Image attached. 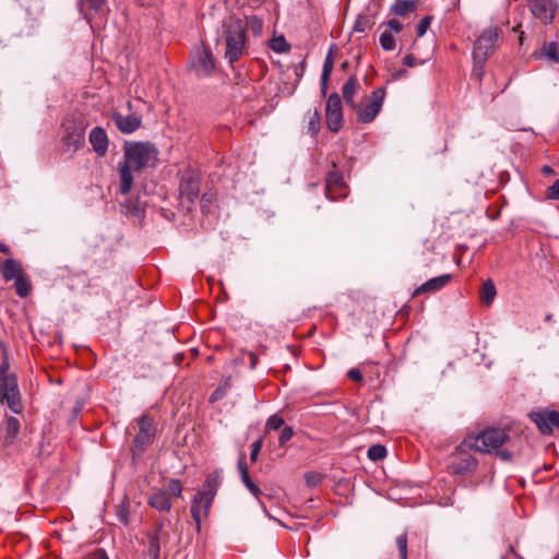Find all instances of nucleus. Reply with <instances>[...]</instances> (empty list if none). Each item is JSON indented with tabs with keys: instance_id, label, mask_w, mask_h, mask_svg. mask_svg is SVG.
<instances>
[{
	"instance_id": "nucleus-19",
	"label": "nucleus",
	"mask_w": 559,
	"mask_h": 559,
	"mask_svg": "<svg viewBox=\"0 0 559 559\" xmlns=\"http://www.w3.org/2000/svg\"><path fill=\"white\" fill-rule=\"evenodd\" d=\"M214 499L197 493L190 509L191 515L200 530L201 522L206 519Z\"/></svg>"
},
{
	"instance_id": "nucleus-4",
	"label": "nucleus",
	"mask_w": 559,
	"mask_h": 559,
	"mask_svg": "<svg viewBox=\"0 0 559 559\" xmlns=\"http://www.w3.org/2000/svg\"><path fill=\"white\" fill-rule=\"evenodd\" d=\"M139 431L133 439L131 447V454L133 462L140 460L148 445L154 442L155 439V426L154 419L144 414L138 419Z\"/></svg>"
},
{
	"instance_id": "nucleus-25",
	"label": "nucleus",
	"mask_w": 559,
	"mask_h": 559,
	"mask_svg": "<svg viewBox=\"0 0 559 559\" xmlns=\"http://www.w3.org/2000/svg\"><path fill=\"white\" fill-rule=\"evenodd\" d=\"M359 82L355 76H350L342 87L343 98L347 106L352 108H356V103L354 100V96L359 88Z\"/></svg>"
},
{
	"instance_id": "nucleus-53",
	"label": "nucleus",
	"mask_w": 559,
	"mask_h": 559,
	"mask_svg": "<svg viewBox=\"0 0 559 559\" xmlns=\"http://www.w3.org/2000/svg\"><path fill=\"white\" fill-rule=\"evenodd\" d=\"M91 559H109L103 549H97L93 552Z\"/></svg>"
},
{
	"instance_id": "nucleus-42",
	"label": "nucleus",
	"mask_w": 559,
	"mask_h": 559,
	"mask_svg": "<svg viewBox=\"0 0 559 559\" xmlns=\"http://www.w3.org/2000/svg\"><path fill=\"white\" fill-rule=\"evenodd\" d=\"M284 426V418L278 414L272 415L266 421V429L278 430Z\"/></svg>"
},
{
	"instance_id": "nucleus-22",
	"label": "nucleus",
	"mask_w": 559,
	"mask_h": 559,
	"mask_svg": "<svg viewBox=\"0 0 559 559\" xmlns=\"http://www.w3.org/2000/svg\"><path fill=\"white\" fill-rule=\"evenodd\" d=\"M147 503L148 506H151L152 508L159 512H168L171 509V501L169 499V496L164 490L154 491L150 496Z\"/></svg>"
},
{
	"instance_id": "nucleus-58",
	"label": "nucleus",
	"mask_w": 559,
	"mask_h": 559,
	"mask_svg": "<svg viewBox=\"0 0 559 559\" xmlns=\"http://www.w3.org/2000/svg\"><path fill=\"white\" fill-rule=\"evenodd\" d=\"M249 356H250V367L254 368L258 364V357L253 353H249Z\"/></svg>"
},
{
	"instance_id": "nucleus-26",
	"label": "nucleus",
	"mask_w": 559,
	"mask_h": 559,
	"mask_svg": "<svg viewBox=\"0 0 559 559\" xmlns=\"http://www.w3.org/2000/svg\"><path fill=\"white\" fill-rule=\"evenodd\" d=\"M1 274L4 281L9 282L21 277L24 272L14 259H8L1 267Z\"/></svg>"
},
{
	"instance_id": "nucleus-27",
	"label": "nucleus",
	"mask_w": 559,
	"mask_h": 559,
	"mask_svg": "<svg viewBox=\"0 0 559 559\" xmlns=\"http://www.w3.org/2000/svg\"><path fill=\"white\" fill-rule=\"evenodd\" d=\"M160 533L162 527H157L152 534L147 536L148 538V547H147V554L151 559H158L159 552H160Z\"/></svg>"
},
{
	"instance_id": "nucleus-46",
	"label": "nucleus",
	"mask_w": 559,
	"mask_h": 559,
	"mask_svg": "<svg viewBox=\"0 0 559 559\" xmlns=\"http://www.w3.org/2000/svg\"><path fill=\"white\" fill-rule=\"evenodd\" d=\"M333 66H334L333 58H332L331 53H329L324 60L323 69H322V74H324L325 80H330V76H331V73L333 70Z\"/></svg>"
},
{
	"instance_id": "nucleus-41",
	"label": "nucleus",
	"mask_w": 559,
	"mask_h": 559,
	"mask_svg": "<svg viewBox=\"0 0 559 559\" xmlns=\"http://www.w3.org/2000/svg\"><path fill=\"white\" fill-rule=\"evenodd\" d=\"M545 198L551 201H559V179L546 189Z\"/></svg>"
},
{
	"instance_id": "nucleus-60",
	"label": "nucleus",
	"mask_w": 559,
	"mask_h": 559,
	"mask_svg": "<svg viewBox=\"0 0 559 559\" xmlns=\"http://www.w3.org/2000/svg\"><path fill=\"white\" fill-rule=\"evenodd\" d=\"M477 73L478 79H481V72H477L476 69L474 70Z\"/></svg>"
},
{
	"instance_id": "nucleus-5",
	"label": "nucleus",
	"mask_w": 559,
	"mask_h": 559,
	"mask_svg": "<svg viewBox=\"0 0 559 559\" xmlns=\"http://www.w3.org/2000/svg\"><path fill=\"white\" fill-rule=\"evenodd\" d=\"M201 176L199 170L187 168L182 170L179 182V197L181 202H188V209L199 199Z\"/></svg>"
},
{
	"instance_id": "nucleus-55",
	"label": "nucleus",
	"mask_w": 559,
	"mask_h": 559,
	"mask_svg": "<svg viewBox=\"0 0 559 559\" xmlns=\"http://www.w3.org/2000/svg\"><path fill=\"white\" fill-rule=\"evenodd\" d=\"M251 64H252V66H253V64H257V66L261 69V74H262V75H264V74H265V72L267 71V67L265 66V63H264V62H262V61H260V60H254V61H252V63H251Z\"/></svg>"
},
{
	"instance_id": "nucleus-18",
	"label": "nucleus",
	"mask_w": 559,
	"mask_h": 559,
	"mask_svg": "<svg viewBox=\"0 0 559 559\" xmlns=\"http://www.w3.org/2000/svg\"><path fill=\"white\" fill-rule=\"evenodd\" d=\"M116 128L123 134H130L140 129L142 119L135 114L122 115L121 112L115 111L111 115Z\"/></svg>"
},
{
	"instance_id": "nucleus-10",
	"label": "nucleus",
	"mask_w": 559,
	"mask_h": 559,
	"mask_svg": "<svg viewBox=\"0 0 559 559\" xmlns=\"http://www.w3.org/2000/svg\"><path fill=\"white\" fill-rule=\"evenodd\" d=\"M0 401L5 402L13 413L19 414L22 412L16 376L0 378Z\"/></svg>"
},
{
	"instance_id": "nucleus-48",
	"label": "nucleus",
	"mask_w": 559,
	"mask_h": 559,
	"mask_svg": "<svg viewBox=\"0 0 559 559\" xmlns=\"http://www.w3.org/2000/svg\"><path fill=\"white\" fill-rule=\"evenodd\" d=\"M423 60H418L414 55L408 53L403 58V64L409 68L423 64Z\"/></svg>"
},
{
	"instance_id": "nucleus-50",
	"label": "nucleus",
	"mask_w": 559,
	"mask_h": 559,
	"mask_svg": "<svg viewBox=\"0 0 559 559\" xmlns=\"http://www.w3.org/2000/svg\"><path fill=\"white\" fill-rule=\"evenodd\" d=\"M385 25L394 33H400L403 29V24L396 19L389 20Z\"/></svg>"
},
{
	"instance_id": "nucleus-38",
	"label": "nucleus",
	"mask_w": 559,
	"mask_h": 559,
	"mask_svg": "<svg viewBox=\"0 0 559 559\" xmlns=\"http://www.w3.org/2000/svg\"><path fill=\"white\" fill-rule=\"evenodd\" d=\"M543 53L550 60L555 62H559L558 56V44L556 41H550L546 44L543 48Z\"/></svg>"
},
{
	"instance_id": "nucleus-40",
	"label": "nucleus",
	"mask_w": 559,
	"mask_h": 559,
	"mask_svg": "<svg viewBox=\"0 0 559 559\" xmlns=\"http://www.w3.org/2000/svg\"><path fill=\"white\" fill-rule=\"evenodd\" d=\"M396 546L400 552V559H407V534L404 533L396 538Z\"/></svg>"
},
{
	"instance_id": "nucleus-3",
	"label": "nucleus",
	"mask_w": 559,
	"mask_h": 559,
	"mask_svg": "<svg viewBox=\"0 0 559 559\" xmlns=\"http://www.w3.org/2000/svg\"><path fill=\"white\" fill-rule=\"evenodd\" d=\"M508 432L507 428L489 427L478 432L476 437L465 440L464 444L480 453H491L497 450L496 455L500 460L509 462L512 460V453L508 450H500L501 445L509 440Z\"/></svg>"
},
{
	"instance_id": "nucleus-12",
	"label": "nucleus",
	"mask_w": 559,
	"mask_h": 559,
	"mask_svg": "<svg viewBox=\"0 0 559 559\" xmlns=\"http://www.w3.org/2000/svg\"><path fill=\"white\" fill-rule=\"evenodd\" d=\"M478 465V461L467 451L457 448L451 455L449 469L452 474L464 475L474 472Z\"/></svg>"
},
{
	"instance_id": "nucleus-52",
	"label": "nucleus",
	"mask_w": 559,
	"mask_h": 559,
	"mask_svg": "<svg viewBox=\"0 0 559 559\" xmlns=\"http://www.w3.org/2000/svg\"><path fill=\"white\" fill-rule=\"evenodd\" d=\"M15 376L14 373H9V362L4 359L0 365V378Z\"/></svg>"
},
{
	"instance_id": "nucleus-21",
	"label": "nucleus",
	"mask_w": 559,
	"mask_h": 559,
	"mask_svg": "<svg viewBox=\"0 0 559 559\" xmlns=\"http://www.w3.org/2000/svg\"><path fill=\"white\" fill-rule=\"evenodd\" d=\"M450 274H443L428 280L424 284H421L419 287H417L413 294V296H417L420 294H428V293H435L443 287H445L450 281H451Z\"/></svg>"
},
{
	"instance_id": "nucleus-51",
	"label": "nucleus",
	"mask_w": 559,
	"mask_h": 559,
	"mask_svg": "<svg viewBox=\"0 0 559 559\" xmlns=\"http://www.w3.org/2000/svg\"><path fill=\"white\" fill-rule=\"evenodd\" d=\"M347 376L350 380L355 381V382H361L364 377H362V373L360 372L359 369L357 368H352L348 372H347Z\"/></svg>"
},
{
	"instance_id": "nucleus-7",
	"label": "nucleus",
	"mask_w": 559,
	"mask_h": 559,
	"mask_svg": "<svg viewBox=\"0 0 559 559\" xmlns=\"http://www.w3.org/2000/svg\"><path fill=\"white\" fill-rule=\"evenodd\" d=\"M385 95V87H378L371 92L369 99L365 104H356V108L353 109L357 112L358 121L361 123L373 121L382 108Z\"/></svg>"
},
{
	"instance_id": "nucleus-11",
	"label": "nucleus",
	"mask_w": 559,
	"mask_h": 559,
	"mask_svg": "<svg viewBox=\"0 0 559 559\" xmlns=\"http://www.w3.org/2000/svg\"><path fill=\"white\" fill-rule=\"evenodd\" d=\"M530 419L537 426L539 432L545 436L552 433L554 428L559 429V412L547 408L533 411L528 414Z\"/></svg>"
},
{
	"instance_id": "nucleus-45",
	"label": "nucleus",
	"mask_w": 559,
	"mask_h": 559,
	"mask_svg": "<svg viewBox=\"0 0 559 559\" xmlns=\"http://www.w3.org/2000/svg\"><path fill=\"white\" fill-rule=\"evenodd\" d=\"M237 450H238L237 467H238L240 478L245 483V454L242 453V448L240 444L237 445Z\"/></svg>"
},
{
	"instance_id": "nucleus-59",
	"label": "nucleus",
	"mask_w": 559,
	"mask_h": 559,
	"mask_svg": "<svg viewBox=\"0 0 559 559\" xmlns=\"http://www.w3.org/2000/svg\"><path fill=\"white\" fill-rule=\"evenodd\" d=\"M9 247L5 243L0 242V252L8 253Z\"/></svg>"
},
{
	"instance_id": "nucleus-6",
	"label": "nucleus",
	"mask_w": 559,
	"mask_h": 559,
	"mask_svg": "<svg viewBox=\"0 0 559 559\" xmlns=\"http://www.w3.org/2000/svg\"><path fill=\"white\" fill-rule=\"evenodd\" d=\"M62 143L70 151H78L85 141L87 122L84 119H69L62 124Z\"/></svg>"
},
{
	"instance_id": "nucleus-32",
	"label": "nucleus",
	"mask_w": 559,
	"mask_h": 559,
	"mask_svg": "<svg viewBox=\"0 0 559 559\" xmlns=\"http://www.w3.org/2000/svg\"><path fill=\"white\" fill-rule=\"evenodd\" d=\"M373 24L374 22L369 15L359 14L355 21L353 31L355 33H366L373 26Z\"/></svg>"
},
{
	"instance_id": "nucleus-16",
	"label": "nucleus",
	"mask_w": 559,
	"mask_h": 559,
	"mask_svg": "<svg viewBox=\"0 0 559 559\" xmlns=\"http://www.w3.org/2000/svg\"><path fill=\"white\" fill-rule=\"evenodd\" d=\"M348 194V188L344 182L341 173L333 170L326 176L325 182V195L331 201H337L346 198Z\"/></svg>"
},
{
	"instance_id": "nucleus-9",
	"label": "nucleus",
	"mask_w": 559,
	"mask_h": 559,
	"mask_svg": "<svg viewBox=\"0 0 559 559\" xmlns=\"http://www.w3.org/2000/svg\"><path fill=\"white\" fill-rule=\"evenodd\" d=\"M499 38V28L489 27L485 29L477 38L473 49L475 62L484 63L493 52L495 45Z\"/></svg>"
},
{
	"instance_id": "nucleus-1",
	"label": "nucleus",
	"mask_w": 559,
	"mask_h": 559,
	"mask_svg": "<svg viewBox=\"0 0 559 559\" xmlns=\"http://www.w3.org/2000/svg\"><path fill=\"white\" fill-rule=\"evenodd\" d=\"M158 160V150L151 142L131 141L123 145V159L119 163V192L128 194L133 185L132 171L155 167Z\"/></svg>"
},
{
	"instance_id": "nucleus-8",
	"label": "nucleus",
	"mask_w": 559,
	"mask_h": 559,
	"mask_svg": "<svg viewBox=\"0 0 559 559\" xmlns=\"http://www.w3.org/2000/svg\"><path fill=\"white\" fill-rule=\"evenodd\" d=\"M190 64L198 78L211 76L215 70V60L211 49L204 45L197 48L191 53Z\"/></svg>"
},
{
	"instance_id": "nucleus-15",
	"label": "nucleus",
	"mask_w": 559,
	"mask_h": 559,
	"mask_svg": "<svg viewBox=\"0 0 559 559\" xmlns=\"http://www.w3.org/2000/svg\"><path fill=\"white\" fill-rule=\"evenodd\" d=\"M241 367H242V359L241 358H235L231 360L229 366L227 367V374L224 376L222 383L218 385V388L212 393L210 397V402H215L222 399L226 391L231 385V380L235 378L236 380L240 381L241 379Z\"/></svg>"
},
{
	"instance_id": "nucleus-30",
	"label": "nucleus",
	"mask_w": 559,
	"mask_h": 559,
	"mask_svg": "<svg viewBox=\"0 0 559 559\" xmlns=\"http://www.w3.org/2000/svg\"><path fill=\"white\" fill-rule=\"evenodd\" d=\"M20 431V421L10 416L5 418V442H12Z\"/></svg>"
},
{
	"instance_id": "nucleus-29",
	"label": "nucleus",
	"mask_w": 559,
	"mask_h": 559,
	"mask_svg": "<svg viewBox=\"0 0 559 559\" xmlns=\"http://www.w3.org/2000/svg\"><path fill=\"white\" fill-rule=\"evenodd\" d=\"M247 490L250 491V493L253 496V498L257 500V502L261 506L262 510L265 512V500H269L270 497L264 493L254 483H252L247 475Z\"/></svg>"
},
{
	"instance_id": "nucleus-33",
	"label": "nucleus",
	"mask_w": 559,
	"mask_h": 559,
	"mask_svg": "<svg viewBox=\"0 0 559 559\" xmlns=\"http://www.w3.org/2000/svg\"><path fill=\"white\" fill-rule=\"evenodd\" d=\"M270 47L272 50L280 53L287 52L290 50V45L287 43L283 35L273 37L271 39Z\"/></svg>"
},
{
	"instance_id": "nucleus-2",
	"label": "nucleus",
	"mask_w": 559,
	"mask_h": 559,
	"mask_svg": "<svg viewBox=\"0 0 559 559\" xmlns=\"http://www.w3.org/2000/svg\"><path fill=\"white\" fill-rule=\"evenodd\" d=\"M224 34L226 39L225 58L235 72V83L241 84V74L235 68V63L245 52V25L240 15L230 14L224 20Z\"/></svg>"
},
{
	"instance_id": "nucleus-43",
	"label": "nucleus",
	"mask_w": 559,
	"mask_h": 559,
	"mask_svg": "<svg viewBox=\"0 0 559 559\" xmlns=\"http://www.w3.org/2000/svg\"><path fill=\"white\" fill-rule=\"evenodd\" d=\"M320 130V115L317 109L313 110L309 120V131L312 135H317Z\"/></svg>"
},
{
	"instance_id": "nucleus-56",
	"label": "nucleus",
	"mask_w": 559,
	"mask_h": 559,
	"mask_svg": "<svg viewBox=\"0 0 559 559\" xmlns=\"http://www.w3.org/2000/svg\"><path fill=\"white\" fill-rule=\"evenodd\" d=\"M407 74V71L405 69H400L399 71L392 73V79L393 80H399L403 76H406Z\"/></svg>"
},
{
	"instance_id": "nucleus-23",
	"label": "nucleus",
	"mask_w": 559,
	"mask_h": 559,
	"mask_svg": "<svg viewBox=\"0 0 559 559\" xmlns=\"http://www.w3.org/2000/svg\"><path fill=\"white\" fill-rule=\"evenodd\" d=\"M222 483L221 471L210 473L203 484V489L198 493L214 499Z\"/></svg>"
},
{
	"instance_id": "nucleus-20",
	"label": "nucleus",
	"mask_w": 559,
	"mask_h": 559,
	"mask_svg": "<svg viewBox=\"0 0 559 559\" xmlns=\"http://www.w3.org/2000/svg\"><path fill=\"white\" fill-rule=\"evenodd\" d=\"M88 141L93 151L100 157L105 156L108 151L109 139L106 131L102 127H95L91 130Z\"/></svg>"
},
{
	"instance_id": "nucleus-28",
	"label": "nucleus",
	"mask_w": 559,
	"mask_h": 559,
	"mask_svg": "<svg viewBox=\"0 0 559 559\" xmlns=\"http://www.w3.org/2000/svg\"><path fill=\"white\" fill-rule=\"evenodd\" d=\"M497 295L496 286L491 280H487L483 283V286L479 292L480 300L489 306L492 304L495 297Z\"/></svg>"
},
{
	"instance_id": "nucleus-24",
	"label": "nucleus",
	"mask_w": 559,
	"mask_h": 559,
	"mask_svg": "<svg viewBox=\"0 0 559 559\" xmlns=\"http://www.w3.org/2000/svg\"><path fill=\"white\" fill-rule=\"evenodd\" d=\"M418 0H395L390 12L396 16H406L418 8Z\"/></svg>"
},
{
	"instance_id": "nucleus-34",
	"label": "nucleus",
	"mask_w": 559,
	"mask_h": 559,
	"mask_svg": "<svg viewBox=\"0 0 559 559\" xmlns=\"http://www.w3.org/2000/svg\"><path fill=\"white\" fill-rule=\"evenodd\" d=\"M386 454H388V451H386L385 447L380 443L372 444L368 449V452H367L368 457L374 462L383 460L386 456Z\"/></svg>"
},
{
	"instance_id": "nucleus-54",
	"label": "nucleus",
	"mask_w": 559,
	"mask_h": 559,
	"mask_svg": "<svg viewBox=\"0 0 559 559\" xmlns=\"http://www.w3.org/2000/svg\"><path fill=\"white\" fill-rule=\"evenodd\" d=\"M542 174L544 176H551L555 175V169L549 165H544L540 169Z\"/></svg>"
},
{
	"instance_id": "nucleus-47",
	"label": "nucleus",
	"mask_w": 559,
	"mask_h": 559,
	"mask_svg": "<svg viewBox=\"0 0 559 559\" xmlns=\"http://www.w3.org/2000/svg\"><path fill=\"white\" fill-rule=\"evenodd\" d=\"M294 436L293 428L289 426H285L280 435L278 442L281 445H285Z\"/></svg>"
},
{
	"instance_id": "nucleus-37",
	"label": "nucleus",
	"mask_w": 559,
	"mask_h": 559,
	"mask_svg": "<svg viewBox=\"0 0 559 559\" xmlns=\"http://www.w3.org/2000/svg\"><path fill=\"white\" fill-rule=\"evenodd\" d=\"M380 45L383 50L391 51L395 48V39L390 32H383L379 38Z\"/></svg>"
},
{
	"instance_id": "nucleus-31",
	"label": "nucleus",
	"mask_w": 559,
	"mask_h": 559,
	"mask_svg": "<svg viewBox=\"0 0 559 559\" xmlns=\"http://www.w3.org/2000/svg\"><path fill=\"white\" fill-rule=\"evenodd\" d=\"M14 287L17 296L21 298H26L32 290V284L25 275H22L14 281Z\"/></svg>"
},
{
	"instance_id": "nucleus-44",
	"label": "nucleus",
	"mask_w": 559,
	"mask_h": 559,
	"mask_svg": "<svg viewBox=\"0 0 559 559\" xmlns=\"http://www.w3.org/2000/svg\"><path fill=\"white\" fill-rule=\"evenodd\" d=\"M183 486L179 479H170L168 483V490L175 497H180Z\"/></svg>"
},
{
	"instance_id": "nucleus-49",
	"label": "nucleus",
	"mask_w": 559,
	"mask_h": 559,
	"mask_svg": "<svg viewBox=\"0 0 559 559\" xmlns=\"http://www.w3.org/2000/svg\"><path fill=\"white\" fill-rule=\"evenodd\" d=\"M262 443H263V441H262V439L260 438V439H258L257 441H254V442L252 443V445H251V453H250V457H251V460H252L253 462H254V461L257 460V457H258V454H259V452H260V450H261V448H262Z\"/></svg>"
},
{
	"instance_id": "nucleus-14",
	"label": "nucleus",
	"mask_w": 559,
	"mask_h": 559,
	"mask_svg": "<svg viewBox=\"0 0 559 559\" xmlns=\"http://www.w3.org/2000/svg\"><path fill=\"white\" fill-rule=\"evenodd\" d=\"M78 7L80 13L88 23L93 21L103 22L108 12L105 0H79Z\"/></svg>"
},
{
	"instance_id": "nucleus-13",
	"label": "nucleus",
	"mask_w": 559,
	"mask_h": 559,
	"mask_svg": "<svg viewBox=\"0 0 559 559\" xmlns=\"http://www.w3.org/2000/svg\"><path fill=\"white\" fill-rule=\"evenodd\" d=\"M326 126L332 132H338L343 127L342 100L337 93L329 96L325 108Z\"/></svg>"
},
{
	"instance_id": "nucleus-17",
	"label": "nucleus",
	"mask_w": 559,
	"mask_h": 559,
	"mask_svg": "<svg viewBox=\"0 0 559 559\" xmlns=\"http://www.w3.org/2000/svg\"><path fill=\"white\" fill-rule=\"evenodd\" d=\"M528 8L534 17L546 24L554 20L557 3L554 0H530Z\"/></svg>"
},
{
	"instance_id": "nucleus-36",
	"label": "nucleus",
	"mask_w": 559,
	"mask_h": 559,
	"mask_svg": "<svg viewBox=\"0 0 559 559\" xmlns=\"http://www.w3.org/2000/svg\"><path fill=\"white\" fill-rule=\"evenodd\" d=\"M129 507H130V504H129L128 500H123L117 507V518L124 525L129 524V513H130Z\"/></svg>"
},
{
	"instance_id": "nucleus-61",
	"label": "nucleus",
	"mask_w": 559,
	"mask_h": 559,
	"mask_svg": "<svg viewBox=\"0 0 559 559\" xmlns=\"http://www.w3.org/2000/svg\"><path fill=\"white\" fill-rule=\"evenodd\" d=\"M128 108L131 109V102H128Z\"/></svg>"
},
{
	"instance_id": "nucleus-35",
	"label": "nucleus",
	"mask_w": 559,
	"mask_h": 559,
	"mask_svg": "<svg viewBox=\"0 0 559 559\" xmlns=\"http://www.w3.org/2000/svg\"><path fill=\"white\" fill-rule=\"evenodd\" d=\"M247 29H250L254 36H260L263 31V22L257 16H247Z\"/></svg>"
},
{
	"instance_id": "nucleus-39",
	"label": "nucleus",
	"mask_w": 559,
	"mask_h": 559,
	"mask_svg": "<svg viewBox=\"0 0 559 559\" xmlns=\"http://www.w3.org/2000/svg\"><path fill=\"white\" fill-rule=\"evenodd\" d=\"M432 20H433L432 15H426L418 22V24L416 26L417 37H423L426 34L427 29L431 25Z\"/></svg>"
},
{
	"instance_id": "nucleus-57",
	"label": "nucleus",
	"mask_w": 559,
	"mask_h": 559,
	"mask_svg": "<svg viewBox=\"0 0 559 559\" xmlns=\"http://www.w3.org/2000/svg\"><path fill=\"white\" fill-rule=\"evenodd\" d=\"M328 83H329V80H325L324 79V74H321V92H322V94L326 93V91H328Z\"/></svg>"
}]
</instances>
